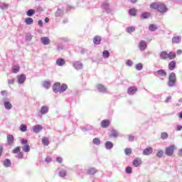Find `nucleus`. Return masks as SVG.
Segmentation results:
<instances>
[{
	"label": "nucleus",
	"mask_w": 182,
	"mask_h": 182,
	"mask_svg": "<svg viewBox=\"0 0 182 182\" xmlns=\"http://www.w3.org/2000/svg\"><path fill=\"white\" fill-rule=\"evenodd\" d=\"M176 82L177 77L176 76V73H171L168 75L167 85L168 86V87H174V86H176Z\"/></svg>",
	"instance_id": "f257e3e1"
},
{
	"label": "nucleus",
	"mask_w": 182,
	"mask_h": 182,
	"mask_svg": "<svg viewBox=\"0 0 182 182\" xmlns=\"http://www.w3.org/2000/svg\"><path fill=\"white\" fill-rule=\"evenodd\" d=\"M176 150V145H171L165 149V154L169 157L174 154V151Z\"/></svg>",
	"instance_id": "f03ea898"
},
{
	"label": "nucleus",
	"mask_w": 182,
	"mask_h": 182,
	"mask_svg": "<svg viewBox=\"0 0 182 182\" xmlns=\"http://www.w3.org/2000/svg\"><path fill=\"white\" fill-rule=\"evenodd\" d=\"M138 48L141 52H144L147 49V41L141 40L138 44Z\"/></svg>",
	"instance_id": "7ed1b4c3"
},
{
	"label": "nucleus",
	"mask_w": 182,
	"mask_h": 182,
	"mask_svg": "<svg viewBox=\"0 0 182 182\" xmlns=\"http://www.w3.org/2000/svg\"><path fill=\"white\" fill-rule=\"evenodd\" d=\"M21 144H23V150L25 153H29V151H31V146L28 145V140L22 139Z\"/></svg>",
	"instance_id": "20e7f679"
},
{
	"label": "nucleus",
	"mask_w": 182,
	"mask_h": 182,
	"mask_svg": "<svg viewBox=\"0 0 182 182\" xmlns=\"http://www.w3.org/2000/svg\"><path fill=\"white\" fill-rule=\"evenodd\" d=\"M73 68H75V69H76V70H80L83 69V63H82V62H80V61H75L73 63Z\"/></svg>",
	"instance_id": "39448f33"
},
{
	"label": "nucleus",
	"mask_w": 182,
	"mask_h": 182,
	"mask_svg": "<svg viewBox=\"0 0 182 182\" xmlns=\"http://www.w3.org/2000/svg\"><path fill=\"white\" fill-rule=\"evenodd\" d=\"M159 12H161V14H164L167 12V7L165 4H163V3L159 4V6L158 7Z\"/></svg>",
	"instance_id": "423d86ee"
},
{
	"label": "nucleus",
	"mask_w": 182,
	"mask_h": 182,
	"mask_svg": "<svg viewBox=\"0 0 182 182\" xmlns=\"http://www.w3.org/2000/svg\"><path fill=\"white\" fill-rule=\"evenodd\" d=\"M53 90L55 93H60V82H55L53 85Z\"/></svg>",
	"instance_id": "0eeeda50"
},
{
	"label": "nucleus",
	"mask_w": 182,
	"mask_h": 182,
	"mask_svg": "<svg viewBox=\"0 0 182 182\" xmlns=\"http://www.w3.org/2000/svg\"><path fill=\"white\" fill-rule=\"evenodd\" d=\"M153 153V148L149 146L146 147L145 149L143 151V155L144 156H150Z\"/></svg>",
	"instance_id": "6e6552de"
},
{
	"label": "nucleus",
	"mask_w": 182,
	"mask_h": 182,
	"mask_svg": "<svg viewBox=\"0 0 182 182\" xmlns=\"http://www.w3.org/2000/svg\"><path fill=\"white\" fill-rule=\"evenodd\" d=\"M101 127H103V129H107V127H109L110 126V121L109 119H104L101 122Z\"/></svg>",
	"instance_id": "1a4fd4ad"
},
{
	"label": "nucleus",
	"mask_w": 182,
	"mask_h": 182,
	"mask_svg": "<svg viewBox=\"0 0 182 182\" xmlns=\"http://www.w3.org/2000/svg\"><path fill=\"white\" fill-rule=\"evenodd\" d=\"M17 77H18V82L19 84H22L25 82V80H26V76H25V75L23 74L18 75Z\"/></svg>",
	"instance_id": "9d476101"
},
{
	"label": "nucleus",
	"mask_w": 182,
	"mask_h": 182,
	"mask_svg": "<svg viewBox=\"0 0 182 182\" xmlns=\"http://www.w3.org/2000/svg\"><path fill=\"white\" fill-rule=\"evenodd\" d=\"M42 129H43V127H42V125H36L33 127V131L34 132V133H39L42 131Z\"/></svg>",
	"instance_id": "9b49d317"
},
{
	"label": "nucleus",
	"mask_w": 182,
	"mask_h": 182,
	"mask_svg": "<svg viewBox=\"0 0 182 182\" xmlns=\"http://www.w3.org/2000/svg\"><path fill=\"white\" fill-rule=\"evenodd\" d=\"M176 61H174V60L171 61L168 65V70H174V69H176Z\"/></svg>",
	"instance_id": "f8f14e48"
},
{
	"label": "nucleus",
	"mask_w": 182,
	"mask_h": 182,
	"mask_svg": "<svg viewBox=\"0 0 182 182\" xmlns=\"http://www.w3.org/2000/svg\"><path fill=\"white\" fill-rule=\"evenodd\" d=\"M41 41L43 45H49V43H50V39L48 37H43Z\"/></svg>",
	"instance_id": "ddd939ff"
},
{
	"label": "nucleus",
	"mask_w": 182,
	"mask_h": 182,
	"mask_svg": "<svg viewBox=\"0 0 182 182\" xmlns=\"http://www.w3.org/2000/svg\"><path fill=\"white\" fill-rule=\"evenodd\" d=\"M156 73L158 74V77L161 76L162 77H166L167 76V73L164 70H159L156 71Z\"/></svg>",
	"instance_id": "4468645a"
},
{
	"label": "nucleus",
	"mask_w": 182,
	"mask_h": 182,
	"mask_svg": "<svg viewBox=\"0 0 182 182\" xmlns=\"http://www.w3.org/2000/svg\"><path fill=\"white\" fill-rule=\"evenodd\" d=\"M159 56L161 59H168V53L166 51H162L160 53Z\"/></svg>",
	"instance_id": "2eb2a0df"
},
{
	"label": "nucleus",
	"mask_w": 182,
	"mask_h": 182,
	"mask_svg": "<svg viewBox=\"0 0 182 182\" xmlns=\"http://www.w3.org/2000/svg\"><path fill=\"white\" fill-rule=\"evenodd\" d=\"M181 42V37L173 36L172 38V43H180Z\"/></svg>",
	"instance_id": "dca6fc26"
},
{
	"label": "nucleus",
	"mask_w": 182,
	"mask_h": 182,
	"mask_svg": "<svg viewBox=\"0 0 182 182\" xmlns=\"http://www.w3.org/2000/svg\"><path fill=\"white\" fill-rule=\"evenodd\" d=\"M101 41H102V37H100L99 36H96L93 38V42H94L95 45H99Z\"/></svg>",
	"instance_id": "f3484780"
},
{
	"label": "nucleus",
	"mask_w": 182,
	"mask_h": 182,
	"mask_svg": "<svg viewBox=\"0 0 182 182\" xmlns=\"http://www.w3.org/2000/svg\"><path fill=\"white\" fill-rule=\"evenodd\" d=\"M105 146L107 150L113 149V144L110 141H107V142H105Z\"/></svg>",
	"instance_id": "a211bd4d"
},
{
	"label": "nucleus",
	"mask_w": 182,
	"mask_h": 182,
	"mask_svg": "<svg viewBox=\"0 0 182 182\" xmlns=\"http://www.w3.org/2000/svg\"><path fill=\"white\" fill-rule=\"evenodd\" d=\"M136 92H137V88H136V87H130L128 89L129 95H134V93H136Z\"/></svg>",
	"instance_id": "6ab92c4d"
},
{
	"label": "nucleus",
	"mask_w": 182,
	"mask_h": 182,
	"mask_svg": "<svg viewBox=\"0 0 182 182\" xmlns=\"http://www.w3.org/2000/svg\"><path fill=\"white\" fill-rule=\"evenodd\" d=\"M7 141L9 146L14 143V135L8 134L7 135Z\"/></svg>",
	"instance_id": "aec40b11"
},
{
	"label": "nucleus",
	"mask_w": 182,
	"mask_h": 182,
	"mask_svg": "<svg viewBox=\"0 0 182 182\" xmlns=\"http://www.w3.org/2000/svg\"><path fill=\"white\" fill-rule=\"evenodd\" d=\"M160 6V2H154L151 4L150 8H152V9H158L159 10V6Z\"/></svg>",
	"instance_id": "412c9836"
},
{
	"label": "nucleus",
	"mask_w": 182,
	"mask_h": 182,
	"mask_svg": "<svg viewBox=\"0 0 182 182\" xmlns=\"http://www.w3.org/2000/svg\"><path fill=\"white\" fill-rule=\"evenodd\" d=\"M66 62L63 58H59L56 60V64L58 66H63Z\"/></svg>",
	"instance_id": "4be33fe9"
},
{
	"label": "nucleus",
	"mask_w": 182,
	"mask_h": 182,
	"mask_svg": "<svg viewBox=\"0 0 182 182\" xmlns=\"http://www.w3.org/2000/svg\"><path fill=\"white\" fill-rule=\"evenodd\" d=\"M129 14L130 16H136V15L137 14V11L136 10V9H130L129 10Z\"/></svg>",
	"instance_id": "5701e85b"
},
{
	"label": "nucleus",
	"mask_w": 182,
	"mask_h": 182,
	"mask_svg": "<svg viewBox=\"0 0 182 182\" xmlns=\"http://www.w3.org/2000/svg\"><path fill=\"white\" fill-rule=\"evenodd\" d=\"M25 23H26V25H32V23H33V18L31 17H27L25 19Z\"/></svg>",
	"instance_id": "b1692460"
},
{
	"label": "nucleus",
	"mask_w": 182,
	"mask_h": 182,
	"mask_svg": "<svg viewBox=\"0 0 182 182\" xmlns=\"http://www.w3.org/2000/svg\"><path fill=\"white\" fill-rule=\"evenodd\" d=\"M149 29L151 32H155V31H157V25L156 24H151L149 26Z\"/></svg>",
	"instance_id": "393cba45"
},
{
	"label": "nucleus",
	"mask_w": 182,
	"mask_h": 182,
	"mask_svg": "<svg viewBox=\"0 0 182 182\" xmlns=\"http://www.w3.org/2000/svg\"><path fill=\"white\" fill-rule=\"evenodd\" d=\"M68 90V85L66 84L60 85V93H63L65 90Z\"/></svg>",
	"instance_id": "a878e982"
},
{
	"label": "nucleus",
	"mask_w": 182,
	"mask_h": 182,
	"mask_svg": "<svg viewBox=\"0 0 182 182\" xmlns=\"http://www.w3.org/2000/svg\"><path fill=\"white\" fill-rule=\"evenodd\" d=\"M141 16L142 19H149V18L151 16V14L149 12H145V13H143Z\"/></svg>",
	"instance_id": "bb28decb"
},
{
	"label": "nucleus",
	"mask_w": 182,
	"mask_h": 182,
	"mask_svg": "<svg viewBox=\"0 0 182 182\" xmlns=\"http://www.w3.org/2000/svg\"><path fill=\"white\" fill-rule=\"evenodd\" d=\"M49 112V109L47 108L46 106H43L41 109V114H46Z\"/></svg>",
	"instance_id": "cd10ccee"
},
{
	"label": "nucleus",
	"mask_w": 182,
	"mask_h": 182,
	"mask_svg": "<svg viewBox=\"0 0 182 182\" xmlns=\"http://www.w3.org/2000/svg\"><path fill=\"white\" fill-rule=\"evenodd\" d=\"M168 59H170V60L176 59V53L170 52L169 53H168Z\"/></svg>",
	"instance_id": "c85d7f7f"
},
{
	"label": "nucleus",
	"mask_w": 182,
	"mask_h": 182,
	"mask_svg": "<svg viewBox=\"0 0 182 182\" xmlns=\"http://www.w3.org/2000/svg\"><path fill=\"white\" fill-rule=\"evenodd\" d=\"M4 107L5 109H7V110H11V109H12V104H11L9 102H5Z\"/></svg>",
	"instance_id": "c756f323"
},
{
	"label": "nucleus",
	"mask_w": 182,
	"mask_h": 182,
	"mask_svg": "<svg viewBox=\"0 0 182 182\" xmlns=\"http://www.w3.org/2000/svg\"><path fill=\"white\" fill-rule=\"evenodd\" d=\"M42 85L46 89H49V87H50V82H49V81H43V83H42Z\"/></svg>",
	"instance_id": "7c9ffc66"
},
{
	"label": "nucleus",
	"mask_w": 182,
	"mask_h": 182,
	"mask_svg": "<svg viewBox=\"0 0 182 182\" xmlns=\"http://www.w3.org/2000/svg\"><path fill=\"white\" fill-rule=\"evenodd\" d=\"M42 143L44 144V146H49V139L48 137H43L42 139Z\"/></svg>",
	"instance_id": "2f4dec72"
},
{
	"label": "nucleus",
	"mask_w": 182,
	"mask_h": 182,
	"mask_svg": "<svg viewBox=\"0 0 182 182\" xmlns=\"http://www.w3.org/2000/svg\"><path fill=\"white\" fill-rule=\"evenodd\" d=\"M97 87L100 92H106V88L102 84H99L97 85Z\"/></svg>",
	"instance_id": "473e14b6"
},
{
	"label": "nucleus",
	"mask_w": 182,
	"mask_h": 182,
	"mask_svg": "<svg viewBox=\"0 0 182 182\" xmlns=\"http://www.w3.org/2000/svg\"><path fill=\"white\" fill-rule=\"evenodd\" d=\"M161 139L162 140H167V139H168V134H166V132H162L161 134Z\"/></svg>",
	"instance_id": "72a5a7b5"
},
{
	"label": "nucleus",
	"mask_w": 182,
	"mask_h": 182,
	"mask_svg": "<svg viewBox=\"0 0 182 182\" xmlns=\"http://www.w3.org/2000/svg\"><path fill=\"white\" fill-rule=\"evenodd\" d=\"M119 136V132L116 130H112L111 134L109 135V137H118Z\"/></svg>",
	"instance_id": "f704fd0d"
},
{
	"label": "nucleus",
	"mask_w": 182,
	"mask_h": 182,
	"mask_svg": "<svg viewBox=\"0 0 182 182\" xmlns=\"http://www.w3.org/2000/svg\"><path fill=\"white\" fill-rule=\"evenodd\" d=\"M27 16H33V15H35V10L30 9L26 11Z\"/></svg>",
	"instance_id": "c9c22d12"
},
{
	"label": "nucleus",
	"mask_w": 182,
	"mask_h": 182,
	"mask_svg": "<svg viewBox=\"0 0 182 182\" xmlns=\"http://www.w3.org/2000/svg\"><path fill=\"white\" fill-rule=\"evenodd\" d=\"M19 65H14L12 68L13 73H18L19 72Z\"/></svg>",
	"instance_id": "e433bc0d"
},
{
	"label": "nucleus",
	"mask_w": 182,
	"mask_h": 182,
	"mask_svg": "<svg viewBox=\"0 0 182 182\" xmlns=\"http://www.w3.org/2000/svg\"><path fill=\"white\" fill-rule=\"evenodd\" d=\"M4 167H11V161L9 159H6L4 162Z\"/></svg>",
	"instance_id": "4c0bfd02"
},
{
	"label": "nucleus",
	"mask_w": 182,
	"mask_h": 182,
	"mask_svg": "<svg viewBox=\"0 0 182 182\" xmlns=\"http://www.w3.org/2000/svg\"><path fill=\"white\" fill-rule=\"evenodd\" d=\"M20 130L21 132H26V130H28V127L25 124H21L20 125Z\"/></svg>",
	"instance_id": "58836bf2"
},
{
	"label": "nucleus",
	"mask_w": 182,
	"mask_h": 182,
	"mask_svg": "<svg viewBox=\"0 0 182 182\" xmlns=\"http://www.w3.org/2000/svg\"><path fill=\"white\" fill-rule=\"evenodd\" d=\"M88 174H91V175L96 174V168H90L88 170Z\"/></svg>",
	"instance_id": "ea45409f"
},
{
	"label": "nucleus",
	"mask_w": 182,
	"mask_h": 182,
	"mask_svg": "<svg viewBox=\"0 0 182 182\" xmlns=\"http://www.w3.org/2000/svg\"><path fill=\"white\" fill-rule=\"evenodd\" d=\"M60 177H66V171L65 170H61L59 173H58Z\"/></svg>",
	"instance_id": "a19ab883"
},
{
	"label": "nucleus",
	"mask_w": 182,
	"mask_h": 182,
	"mask_svg": "<svg viewBox=\"0 0 182 182\" xmlns=\"http://www.w3.org/2000/svg\"><path fill=\"white\" fill-rule=\"evenodd\" d=\"M102 55L104 56V58H109L110 56V53H109V50H104L102 53Z\"/></svg>",
	"instance_id": "79ce46f5"
},
{
	"label": "nucleus",
	"mask_w": 182,
	"mask_h": 182,
	"mask_svg": "<svg viewBox=\"0 0 182 182\" xmlns=\"http://www.w3.org/2000/svg\"><path fill=\"white\" fill-rule=\"evenodd\" d=\"M134 31H136V28L134 27H128L127 28V32H128V33H132L134 32Z\"/></svg>",
	"instance_id": "37998d69"
},
{
	"label": "nucleus",
	"mask_w": 182,
	"mask_h": 182,
	"mask_svg": "<svg viewBox=\"0 0 182 182\" xmlns=\"http://www.w3.org/2000/svg\"><path fill=\"white\" fill-rule=\"evenodd\" d=\"M94 144H97V146H99L100 144V139L99 138H95L92 141Z\"/></svg>",
	"instance_id": "c03bdc74"
},
{
	"label": "nucleus",
	"mask_w": 182,
	"mask_h": 182,
	"mask_svg": "<svg viewBox=\"0 0 182 182\" xmlns=\"http://www.w3.org/2000/svg\"><path fill=\"white\" fill-rule=\"evenodd\" d=\"M21 151V147L20 146H17L16 149H14L13 150V154H18V153H19Z\"/></svg>",
	"instance_id": "a18cd8bd"
},
{
	"label": "nucleus",
	"mask_w": 182,
	"mask_h": 182,
	"mask_svg": "<svg viewBox=\"0 0 182 182\" xmlns=\"http://www.w3.org/2000/svg\"><path fill=\"white\" fill-rule=\"evenodd\" d=\"M163 154H164V152L163 151H159L156 154V157H159V159H161V157H163Z\"/></svg>",
	"instance_id": "49530a36"
},
{
	"label": "nucleus",
	"mask_w": 182,
	"mask_h": 182,
	"mask_svg": "<svg viewBox=\"0 0 182 182\" xmlns=\"http://www.w3.org/2000/svg\"><path fill=\"white\" fill-rule=\"evenodd\" d=\"M124 153L127 156H129V154H132V149H129V148H127L125 150H124Z\"/></svg>",
	"instance_id": "de8ad7c7"
},
{
	"label": "nucleus",
	"mask_w": 182,
	"mask_h": 182,
	"mask_svg": "<svg viewBox=\"0 0 182 182\" xmlns=\"http://www.w3.org/2000/svg\"><path fill=\"white\" fill-rule=\"evenodd\" d=\"M126 173H127V174H132V167L127 166L126 168Z\"/></svg>",
	"instance_id": "09e8293b"
},
{
	"label": "nucleus",
	"mask_w": 182,
	"mask_h": 182,
	"mask_svg": "<svg viewBox=\"0 0 182 182\" xmlns=\"http://www.w3.org/2000/svg\"><path fill=\"white\" fill-rule=\"evenodd\" d=\"M143 69V65L141 63L137 64V70H141Z\"/></svg>",
	"instance_id": "8fccbe9b"
},
{
	"label": "nucleus",
	"mask_w": 182,
	"mask_h": 182,
	"mask_svg": "<svg viewBox=\"0 0 182 182\" xmlns=\"http://www.w3.org/2000/svg\"><path fill=\"white\" fill-rule=\"evenodd\" d=\"M38 26H41V28H42V26H43V22L42 21V20H38Z\"/></svg>",
	"instance_id": "3c124183"
},
{
	"label": "nucleus",
	"mask_w": 182,
	"mask_h": 182,
	"mask_svg": "<svg viewBox=\"0 0 182 182\" xmlns=\"http://www.w3.org/2000/svg\"><path fill=\"white\" fill-rule=\"evenodd\" d=\"M127 66H132V65H133V61L128 60L127 61Z\"/></svg>",
	"instance_id": "603ef678"
},
{
	"label": "nucleus",
	"mask_w": 182,
	"mask_h": 182,
	"mask_svg": "<svg viewBox=\"0 0 182 182\" xmlns=\"http://www.w3.org/2000/svg\"><path fill=\"white\" fill-rule=\"evenodd\" d=\"M45 160L47 163H50V161H52V158L47 156Z\"/></svg>",
	"instance_id": "864d4df0"
},
{
	"label": "nucleus",
	"mask_w": 182,
	"mask_h": 182,
	"mask_svg": "<svg viewBox=\"0 0 182 182\" xmlns=\"http://www.w3.org/2000/svg\"><path fill=\"white\" fill-rule=\"evenodd\" d=\"M176 130L177 132H180L182 130V126L181 125H177L176 126Z\"/></svg>",
	"instance_id": "5fc2aeb1"
},
{
	"label": "nucleus",
	"mask_w": 182,
	"mask_h": 182,
	"mask_svg": "<svg viewBox=\"0 0 182 182\" xmlns=\"http://www.w3.org/2000/svg\"><path fill=\"white\" fill-rule=\"evenodd\" d=\"M56 160L58 163H62V161H63V159H62V157H58Z\"/></svg>",
	"instance_id": "6e6d98bb"
},
{
	"label": "nucleus",
	"mask_w": 182,
	"mask_h": 182,
	"mask_svg": "<svg viewBox=\"0 0 182 182\" xmlns=\"http://www.w3.org/2000/svg\"><path fill=\"white\" fill-rule=\"evenodd\" d=\"M1 93L2 96H6L8 95V92H6V90H3Z\"/></svg>",
	"instance_id": "4d7b16f0"
},
{
	"label": "nucleus",
	"mask_w": 182,
	"mask_h": 182,
	"mask_svg": "<svg viewBox=\"0 0 182 182\" xmlns=\"http://www.w3.org/2000/svg\"><path fill=\"white\" fill-rule=\"evenodd\" d=\"M14 83H15V79H11V80H9V85H14Z\"/></svg>",
	"instance_id": "13d9d810"
},
{
	"label": "nucleus",
	"mask_w": 182,
	"mask_h": 182,
	"mask_svg": "<svg viewBox=\"0 0 182 182\" xmlns=\"http://www.w3.org/2000/svg\"><path fill=\"white\" fill-rule=\"evenodd\" d=\"M18 156L19 159H23V154L22 152H19Z\"/></svg>",
	"instance_id": "bf43d9fd"
},
{
	"label": "nucleus",
	"mask_w": 182,
	"mask_h": 182,
	"mask_svg": "<svg viewBox=\"0 0 182 182\" xmlns=\"http://www.w3.org/2000/svg\"><path fill=\"white\" fill-rule=\"evenodd\" d=\"M133 166H134V167H137V159H134L133 161Z\"/></svg>",
	"instance_id": "052dcab7"
},
{
	"label": "nucleus",
	"mask_w": 182,
	"mask_h": 182,
	"mask_svg": "<svg viewBox=\"0 0 182 182\" xmlns=\"http://www.w3.org/2000/svg\"><path fill=\"white\" fill-rule=\"evenodd\" d=\"M3 151H4V147L2 146H0V156H2Z\"/></svg>",
	"instance_id": "680f3d73"
},
{
	"label": "nucleus",
	"mask_w": 182,
	"mask_h": 182,
	"mask_svg": "<svg viewBox=\"0 0 182 182\" xmlns=\"http://www.w3.org/2000/svg\"><path fill=\"white\" fill-rule=\"evenodd\" d=\"M141 164V159H137V166H140Z\"/></svg>",
	"instance_id": "e2e57ef3"
},
{
	"label": "nucleus",
	"mask_w": 182,
	"mask_h": 182,
	"mask_svg": "<svg viewBox=\"0 0 182 182\" xmlns=\"http://www.w3.org/2000/svg\"><path fill=\"white\" fill-rule=\"evenodd\" d=\"M170 100H171V97H168L166 100V103L170 102Z\"/></svg>",
	"instance_id": "0e129e2a"
},
{
	"label": "nucleus",
	"mask_w": 182,
	"mask_h": 182,
	"mask_svg": "<svg viewBox=\"0 0 182 182\" xmlns=\"http://www.w3.org/2000/svg\"><path fill=\"white\" fill-rule=\"evenodd\" d=\"M181 53H182V50H178L176 54L177 55H181Z\"/></svg>",
	"instance_id": "69168bd1"
},
{
	"label": "nucleus",
	"mask_w": 182,
	"mask_h": 182,
	"mask_svg": "<svg viewBox=\"0 0 182 182\" xmlns=\"http://www.w3.org/2000/svg\"><path fill=\"white\" fill-rule=\"evenodd\" d=\"M178 154L179 156H182V149L178 150Z\"/></svg>",
	"instance_id": "338daca9"
},
{
	"label": "nucleus",
	"mask_w": 182,
	"mask_h": 182,
	"mask_svg": "<svg viewBox=\"0 0 182 182\" xmlns=\"http://www.w3.org/2000/svg\"><path fill=\"white\" fill-rule=\"evenodd\" d=\"M45 22H46V23H48V22H49V18H45Z\"/></svg>",
	"instance_id": "774afa93"
}]
</instances>
